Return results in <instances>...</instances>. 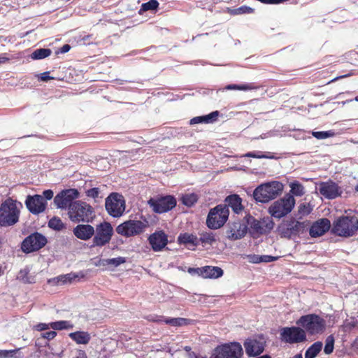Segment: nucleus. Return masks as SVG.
<instances>
[{
    "instance_id": "nucleus-1",
    "label": "nucleus",
    "mask_w": 358,
    "mask_h": 358,
    "mask_svg": "<svg viewBox=\"0 0 358 358\" xmlns=\"http://www.w3.org/2000/svg\"><path fill=\"white\" fill-rule=\"evenodd\" d=\"M310 222H300L294 217L283 220L278 226L277 231L281 238L294 240L306 233Z\"/></svg>"
},
{
    "instance_id": "nucleus-2",
    "label": "nucleus",
    "mask_w": 358,
    "mask_h": 358,
    "mask_svg": "<svg viewBox=\"0 0 358 358\" xmlns=\"http://www.w3.org/2000/svg\"><path fill=\"white\" fill-rule=\"evenodd\" d=\"M22 203L9 197L0 204V227H8L19 222Z\"/></svg>"
},
{
    "instance_id": "nucleus-3",
    "label": "nucleus",
    "mask_w": 358,
    "mask_h": 358,
    "mask_svg": "<svg viewBox=\"0 0 358 358\" xmlns=\"http://www.w3.org/2000/svg\"><path fill=\"white\" fill-rule=\"evenodd\" d=\"M68 215L70 220L74 223H92L95 218L92 206L80 200L75 201L69 206Z\"/></svg>"
},
{
    "instance_id": "nucleus-4",
    "label": "nucleus",
    "mask_w": 358,
    "mask_h": 358,
    "mask_svg": "<svg viewBox=\"0 0 358 358\" xmlns=\"http://www.w3.org/2000/svg\"><path fill=\"white\" fill-rule=\"evenodd\" d=\"M358 230V219L352 215H342L333 222L331 234L338 236L349 238Z\"/></svg>"
},
{
    "instance_id": "nucleus-5",
    "label": "nucleus",
    "mask_w": 358,
    "mask_h": 358,
    "mask_svg": "<svg viewBox=\"0 0 358 358\" xmlns=\"http://www.w3.org/2000/svg\"><path fill=\"white\" fill-rule=\"evenodd\" d=\"M283 190V185L279 181H272L262 184L253 192V197L257 202L267 203L275 199Z\"/></svg>"
},
{
    "instance_id": "nucleus-6",
    "label": "nucleus",
    "mask_w": 358,
    "mask_h": 358,
    "mask_svg": "<svg viewBox=\"0 0 358 358\" xmlns=\"http://www.w3.org/2000/svg\"><path fill=\"white\" fill-rule=\"evenodd\" d=\"M244 220L245 224L250 227L248 231L253 238H257L262 235L270 233L274 227L273 220L268 217L258 220L250 214H247Z\"/></svg>"
},
{
    "instance_id": "nucleus-7",
    "label": "nucleus",
    "mask_w": 358,
    "mask_h": 358,
    "mask_svg": "<svg viewBox=\"0 0 358 358\" xmlns=\"http://www.w3.org/2000/svg\"><path fill=\"white\" fill-rule=\"evenodd\" d=\"M229 210L226 206L218 204L210 208L206 217V224L210 229H218L224 225L229 219Z\"/></svg>"
},
{
    "instance_id": "nucleus-8",
    "label": "nucleus",
    "mask_w": 358,
    "mask_h": 358,
    "mask_svg": "<svg viewBox=\"0 0 358 358\" xmlns=\"http://www.w3.org/2000/svg\"><path fill=\"white\" fill-rule=\"evenodd\" d=\"M296 324L302 327L310 335L322 334L326 327L325 320L316 314H308L301 316Z\"/></svg>"
},
{
    "instance_id": "nucleus-9",
    "label": "nucleus",
    "mask_w": 358,
    "mask_h": 358,
    "mask_svg": "<svg viewBox=\"0 0 358 358\" xmlns=\"http://www.w3.org/2000/svg\"><path fill=\"white\" fill-rule=\"evenodd\" d=\"M148 226L146 219L143 220H129L116 227V232L124 237L129 238L141 234Z\"/></svg>"
},
{
    "instance_id": "nucleus-10",
    "label": "nucleus",
    "mask_w": 358,
    "mask_h": 358,
    "mask_svg": "<svg viewBox=\"0 0 358 358\" xmlns=\"http://www.w3.org/2000/svg\"><path fill=\"white\" fill-rule=\"evenodd\" d=\"M148 204L155 213L162 214L174 208L177 205V201L173 195H157L151 197L148 201Z\"/></svg>"
},
{
    "instance_id": "nucleus-11",
    "label": "nucleus",
    "mask_w": 358,
    "mask_h": 358,
    "mask_svg": "<svg viewBox=\"0 0 358 358\" xmlns=\"http://www.w3.org/2000/svg\"><path fill=\"white\" fill-rule=\"evenodd\" d=\"M295 199L292 195H286L275 201L268 208V213L272 217L280 219L289 214L293 209Z\"/></svg>"
},
{
    "instance_id": "nucleus-12",
    "label": "nucleus",
    "mask_w": 358,
    "mask_h": 358,
    "mask_svg": "<svg viewBox=\"0 0 358 358\" xmlns=\"http://www.w3.org/2000/svg\"><path fill=\"white\" fill-rule=\"evenodd\" d=\"M93 236V247H103L109 243L113 235V228L110 222H103L97 224Z\"/></svg>"
},
{
    "instance_id": "nucleus-13",
    "label": "nucleus",
    "mask_w": 358,
    "mask_h": 358,
    "mask_svg": "<svg viewBox=\"0 0 358 358\" xmlns=\"http://www.w3.org/2000/svg\"><path fill=\"white\" fill-rule=\"evenodd\" d=\"M105 207L108 213L113 217H120L125 210V201L122 194L110 193L106 199Z\"/></svg>"
},
{
    "instance_id": "nucleus-14",
    "label": "nucleus",
    "mask_w": 358,
    "mask_h": 358,
    "mask_svg": "<svg viewBox=\"0 0 358 358\" xmlns=\"http://www.w3.org/2000/svg\"><path fill=\"white\" fill-rule=\"evenodd\" d=\"M48 243L47 238L39 232H34L27 236L21 243V250L23 252L29 254L36 252L43 248Z\"/></svg>"
},
{
    "instance_id": "nucleus-15",
    "label": "nucleus",
    "mask_w": 358,
    "mask_h": 358,
    "mask_svg": "<svg viewBox=\"0 0 358 358\" xmlns=\"http://www.w3.org/2000/svg\"><path fill=\"white\" fill-rule=\"evenodd\" d=\"M80 193L77 189L71 188L62 190L54 197V203L57 208L69 210V206L79 197Z\"/></svg>"
},
{
    "instance_id": "nucleus-16",
    "label": "nucleus",
    "mask_w": 358,
    "mask_h": 358,
    "mask_svg": "<svg viewBox=\"0 0 358 358\" xmlns=\"http://www.w3.org/2000/svg\"><path fill=\"white\" fill-rule=\"evenodd\" d=\"M243 348L238 343L217 347L211 358H241Z\"/></svg>"
},
{
    "instance_id": "nucleus-17",
    "label": "nucleus",
    "mask_w": 358,
    "mask_h": 358,
    "mask_svg": "<svg viewBox=\"0 0 358 358\" xmlns=\"http://www.w3.org/2000/svg\"><path fill=\"white\" fill-rule=\"evenodd\" d=\"M280 336L281 339L288 343H299L306 340L305 330L298 327L282 328Z\"/></svg>"
},
{
    "instance_id": "nucleus-18",
    "label": "nucleus",
    "mask_w": 358,
    "mask_h": 358,
    "mask_svg": "<svg viewBox=\"0 0 358 358\" xmlns=\"http://www.w3.org/2000/svg\"><path fill=\"white\" fill-rule=\"evenodd\" d=\"M27 210L33 215H38L44 212L48 203L40 194L28 195L24 201Z\"/></svg>"
},
{
    "instance_id": "nucleus-19",
    "label": "nucleus",
    "mask_w": 358,
    "mask_h": 358,
    "mask_svg": "<svg viewBox=\"0 0 358 358\" xmlns=\"http://www.w3.org/2000/svg\"><path fill=\"white\" fill-rule=\"evenodd\" d=\"M248 227L240 221L229 222L225 230V235L230 241H236L243 238L248 233Z\"/></svg>"
},
{
    "instance_id": "nucleus-20",
    "label": "nucleus",
    "mask_w": 358,
    "mask_h": 358,
    "mask_svg": "<svg viewBox=\"0 0 358 358\" xmlns=\"http://www.w3.org/2000/svg\"><path fill=\"white\" fill-rule=\"evenodd\" d=\"M331 229L330 220L328 218H321L309 225L308 230L311 238H317L331 231Z\"/></svg>"
},
{
    "instance_id": "nucleus-21",
    "label": "nucleus",
    "mask_w": 358,
    "mask_h": 358,
    "mask_svg": "<svg viewBox=\"0 0 358 358\" xmlns=\"http://www.w3.org/2000/svg\"><path fill=\"white\" fill-rule=\"evenodd\" d=\"M320 193L327 199H334L342 194L341 187L335 182L329 180L320 184Z\"/></svg>"
},
{
    "instance_id": "nucleus-22",
    "label": "nucleus",
    "mask_w": 358,
    "mask_h": 358,
    "mask_svg": "<svg viewBox=\"0 0 358 358\" xmlns=\"http://www.w3.org/2000/svg\"><path fill=\"white\" fill-rule=\"evenodd\" d=\"M148 241L153 251L159 252L168 244V236L163 230L157 231L150 235Z\"/></svg>"
},
{
    "instance_id": "nucleus-23",
    "label": "nucleus",
    "mask_w": 358,
    "mask_h": 358,
    "mask_svg": "<svg viewBox=\"0 0 358 358\" xmlns=\"http://www.w3.org/2000/svg\"><path fill=\"white\" fill-rule=\"evenodd\" d=\"M84 277L85 275L82 273H69L50 279L48 280V283L55 285L72 284L73 282H78L80 278H83Z\"/></svg>"
},
{
    "instance_id": "nucleus-24",
    "label": "nucleus",
    "mask_w": 358,
    "mask_h": 358,
    "mask_svg": "<svg viewBox=\"0 0 358 358\" xmlns=\"http://www.w3.org/2000/svg\"><path fill=\"white\" fill-rule=\"evenodd\" d=\"M126 262V258L118 257L111 259H99L94 262V265L103 271H113L115 268Z\"/></svg>"
},
{
    "instance_id": "nucleus-25",
    "label": "nucleus",
    "mask_w": 358,
    "mask_h": 358,
    "mask_svg": "<svg viewBox=\"0 0 358 358\" xmlns=\"http://www.w3.org/2000/svg\"><path fill=\"white\" fill-rule=\"evenodd\" d=\"M94 227L87 224H78L73 229V235L82 241H88L94 235Z\"/></svg>"
},
{
    "instance_id": "nucleus-26",
    "label": "nucleus",
    "mask_w": 358,
    "mask_h": 358,
    "mask_svg": "<svg viewBox=\"0 0 358 358\" xmlns=\"http://www.w3.org/2000/svg\"><path fill=\"white\" fill-rule=\"evenodd\" d=\"M244 347L248 357H256L263 352L264 343L257 339H247L244 343Z\"/></svg>"
},
{
    "instance_id": "nucleus-27",
    "label": "nucleus",
    "mask_w": 358,
    "mask_h": 358,
    "mask_svg": "<svg viewBox=\"0 0 358 358\" xmlns=\"http://www.w3.org/2000/svg\"><path fill=\"white\" fill-rule=\"evenodd\" d=\"M229 209L230 207L234 213L239 214L243 210L242 199L238 194H233L227 196L224 199V203H222Z\"/></svg>"
},
{
    "instance_id": "nucleus-28",
    "label": "nucleus",
    "mask_w": 358,
    "mask_h": 358,
    "mask_svg": "<svg viewBox=\"0 0 358 358\" xmlns=\"http://www.w3.org/2000/svg\"><path fill=\"white\" fill-rule=\"evenodd\" d=\"M223 270L218 266H202L201 277L203 278H218L223 275Z\"/></svg>"
},
{
    "instance_id": "nucleus-29",
    "label": "nucleus",
    "mask_w": 358,
    "mask_h": 358,
    "mask_svg": "<svg viewBox=\"0 0 358 358\" xmlns=\"http://www.w3.org/2000/svg\"><path fill=\"white\" fill-rule=\"evenodd\" d=\"M178 243L180 245H185L186 246L190 244L193 246L192 250H194L199 245V238L193 234L182 233L180 234L178 236Z\"/></svg>"
},
{
    "instance_id": "nucleus-30",
    "label": "nucleus",
    "mask_w": 358,
    "mask_h": 358,
    "mask_svg": "<svg viewBox=\"0 0 358 358\" xmlns=\"http://www.w3.org/2000/svg\"><path fill=\"white\" fill-rule=\"evenodd\" d=\"M220 115V112L218 110L213 111L210 113L208 115H201V116H197L194 117L192 119L190 120V124H201V123H213L216 121L217 117Z\"/></svg>"
},
{
    "instance_id": "nucleus-31",
    "label": "nucleus",
    "mask_w": 358,
    "mask_h": 358,
    "mask_svg": "<svg viewBox=\"0 0 358 358\" xmlns=\"http://www.w3.org/2000/svg\"><path fill=\"white\" fill-rule=\"evenodd\" d=\"M69 337L78 344H87L90 339V334L86 331H76L69 334Z\"/></svg>"
},
{
    "instance_id": "nucleus-32",
    "label": "nucleus",
    "mask_w": 358,
    "mask_h": 358,
    "mask_svg": "<svg viewBox=\"0 0 358 358\" xmlns=\"http://www.w3.org/2000/svg\"><path fill=\"white\" fill-rule=\"evenodd\" d=\"M322 343L317 341L311 345L305 352V358H315L317 356L322 348Z\"/></svg>"
},
{
    "instance_id": "nucleus-33",
    "label": "nucleus",
    "mask_w": 358,
    "mask_h": 358,
    "mask_svg": "<svg viewBox=\"0 0 358 358\" xmlns=\"http://www.w3.org/2000/svg\"><path fill=\"white\" fill-rule=\"evenodd\" d=\"M50 327L54 330L71 329L73 328V324L69 321L60 320L50 322Z\"/></svg>"
},
{
    "instance_id": "nucleus-34",
    "label": "nucleus",
    "mask_w": 358,
    "mask_h": 358,
    "mask_svg": "<svg viewBox=\"0 0 358 358\" xmlns=\"http://www.w3.org/2000/svg\"><path fill=\"white\" fill-rule=\"evenodd\" d=\"M48 227L55 231H59L66 228V224L59 217L54 216L48 222Z\"/></svg>"
},
{
    "instance_id": "nucleus-35",
    "label": "nucleus",
    "mask_w": 358,
    "mask_h": 358,
    "mask_svg": "<svg viewBox=\"0 0 358 358\" xmlns=\"http://www.w3.org/2000/svg\"><path fill=\"white\" fill-rule=\"evenodd\" d=\"M163 321L166 324H170L173 327H181L190 324L189 320L182 317L166 318Z\"/></svg>"
},
{
    "instance_id": "nucleus-36",
    "label": "nucleus",
    "mask_w": 358,
    "mask_h": 358,
    "mask_svg": "<svg viewBox=\"0 0 358 358\" xmlns=\"http://www.w3.org/2000/svg\"><path fill=\"white\" fill-rule=\"evenodd\" d=\"M198 201V196L194 193L186 194L182 196L181 202L187 207L193 206Z\"/></svg>"
},
{
    "instance_id": "nucleus-37",
    "label": "nucleus",
    "mask_w": 358,
    "mask_h": 358,
    "mask_svg": "<svg viewBox=\"0 0 358 358\" xmlns=\"http://www.w3.org/2000/svg\"><path fill=\"white\" fill-rule=\"evenodd\" d=\"M200 238H199V243L201 242L202 244L213 245L216 241L215 234L213 232H201L199 234Z\"/></svg>"
},
{
    "instance_id": "nucleus-38",
    "label": "nucleus",
    "mask_w": 358,
    "mask_h": 358,
    "mask_svg": "<svg viewBox=\"0 0 358 358\" xmlns=\"http://www.w3.org/2000/svg\"><path fill=\"white\" fill-rule=\"evenodd\" d=\"M52 51L49 48H39L34 50L31 57L33 59H42L49 57Z\"/></svg>"
},
{
    "instance_id": "nucleus-39",
    "label": "nucleus",
    "mask_w": 358,
    "mask_h": 358,
    "mask_svg": "<svg viewBox=\"0 0 358 358\" xmlns=\"http://www.w3.org/2000/svg\"><path fill=\"white\" fill-rule=\"evenodd\" d=\"M45 346L48 347L49 348L50 351H48V350L43 351V350H39V352L43 353V356L45 358H53L54 357H57L58 358H62L63 357L64 350H62L60 352H53V348H52V345L48 342L45 343Z\"/></svg>"
},
{
    "instance_id": "nucleus-40",
    "label": "nucleus",
    "mask_w": 358,
    "mask_h": 358,
    "mask_svg": "<svg viewBox=\"0 0 358 358\" xmlns=\"http://www.w3.org/2000/svg\"><path fill=\"white\" fill-rule=\"evenodd\" d=\"M291 192L296 196H301L305 194L304 187L299 182L295 180L290 183Z\"/></svg>"
},
{
    "instance_id": "nucleus-41",
    "label": "nucleus",
    "mask_w": 358,
    "mask_h": 358,
    "mask_svg": "<svg viewBox=\"0 0 358 358\" xmlns=\"http://www.w3.org/2000/svg\"><path fill=\"white\" fill-rule=\"evenodd\" d=\"M334 337L333 335H329L325 340V345L324 348V352L326 355H330L332 353L334 349Z\"/></svg>"
},
{
    "instance_id": "nucleus-42",
    "label": "nucleus",
    "mask_w": 358,
    "mask_h": 358,
    "mask_svg": "<svg viewBox=\"0 0 358 358\" xmlns=\"http://www.w3.org/2000/svg\"><path fill=\"white\" fill-rule=\"evenodd\" d=\"M159 2L157 0H150L145 3H142L141 10H155L159 7Z\"/></svg>"
},
{
    "instance_id": "nucleus-43",
    "label": "nucleus",
    "mask_w": 358,
    "mask_h": 358,
    "mask_svg": "<svg viewBox=\"0 0 358 358\" xmlns=\"http://www.w3.org/2000/svg\"><path fill=\"white\" fill-rule=\"evenodd\" d=\"M245 157H252L256 159H273L274 156L267 155L262 151L248 152L243 155Z\"/></svg>"
},
{
    "instance_id": "nucleus-44",
    "label": "nucleus",
    "mask_w": 358,
    "mask_h": 358,
    "mask_svg": "<svg viewBox=\"0 0 358 358\" xmlns=\"http://www.w3.org/2000/svg\"><path fill=\"white\" fill-rule=\"evenodd\" d=\"M56 336H57V332L55 331H50L42 333V334H41V337L36 338L35 345H36V346L39 347L42 345V343H41V338L47 339L48 341H51L53 338H55Z\"/></svg>"
},
{
    "instance_id": "nucleus-45",
    "label": "nucleus",
    "mask_w": 358,
    "mask_h": 358,
    "mask_svg": "<svg viewBox=\"0 0 358 358\" xmlns=\"http://www.w3.org/2000/svg\"><path fill=\"white\" fill-rule=\"evenodd\" d=\"M29 271H30L28 267L21 269L17 275V279L24 283H30L31 281L29 277Z\"/></svg>"
},
{
    "instance_id": "nucleus-46",
    "label": "nucleus",
    "mask_w": 358,
    "mask_h": 358,
    "mask_svg": "<svg viewBox=\"0 0 358 358\" xmlns=\"http://www.w3.org/2000/svg\"><path fill=\"white\" fill-rule=\"evenodd\" d=\"M255 10L254 8L248 6H241L237 8L232 9L231 10V14L232 15H241V14H246V13H252Z\"/></svg>"
},
{
    "instance_id": "nucleus-47",
    "label": "nucleus",
    "mask_w": 358,
    "mask_h": 358,
    "mask_svg": "<svg viewBox=\"0 0 358 358\" xmlns=\"http://www.w3.org/2000/svg\"><path fill=\"white\" fill-rule=\"evenodd\" d=\"M312 135L317 139H326L334 135V132L331 130L325 131H313Z\"/></svg>"
},
{
    "instance_id": "nucleus-48",
    "label": "nucleus",
    "mask_w": 358,
    "mask_h": 358,
    "mask_svg": "<svg viewBox=\"0 0 358 358\" xmlns=\"http://www.w3.org/2000/svg\"><path fill=\"white\" fill-rule=\"evenodd\" d=\"M311 210L310 205L305 203H301L298 207V213L302 215H308Z\"/></svg>"
},
{
    "instance_id": "nucleus-49",
    "label": "nucleus",
    "mask_w": 358,
    "mask_h": 358,
    "mask_svg": "<svg viewBox=\"0 0 358 358\" xmlns=\"http://www.w3.org/2000/svg\"><path fill=\"white\" fill-rule=\"evenodd\" d=\"M259 257L260 255H259L250 254L244 255L243 258H246L251 264H259Z\"/></svg>"
},
{
    "instance_id": "nucleus-50",
    "label": "nucleus",
    "mask_w": 358,
    "mask_h": 358,
    "mask_svg": "<svg viewBox=\"0 0 358 358\" xmlns=\"http://www.w3.org/2000/svg\"><path fill=\"white\" fill-rule=\"evenodd\" d=\"M100 193L99 188L98 187H93L86 191V195L88 197L96 199L99 196V194Z\"/></svg>"
},
{
    "instance_id": "nucleus-51",
    "label": "nucleus",
    "mask_w": 358,
    "mask_h": 358,
    "mask_svg": "<svg viewBox=\"0 0 358 358\" xmlns=\"http://www.w3.org/2000/svg\"><path fill=\"white\" fill-rule=\"evenodd\" d=\"M278 259V257H274L271 255H260L259 257V263L264 262V263H268L275 262Z\"/></svg>"
},
{
    "instance_id": "nucleus-52",
    "label": "nucleus",
    "mask_w": 358,
    "mask_h": 358,
    "mask_svg": "<svg viewBox=\"0 0 358 358\" xmlns=\"http://www.w3.org/2000/svg\"><path fill=\"white\" fill-rule=\"evenodd\" d=\"M188 273L191 274L192 275H198L201 276L202 273V267H198V268H189L187 270Z\"/></svg>"
},
{
    "instance_id": "nucleus-53",
    "label": "nucleus",
    "mask_w": 358,
    "mask_h": 358,
    "mask_svg": "<svg viewBox=\"0 0 358 358\" xmlns=\"http://www.w3.org/2000/svg\"><path fill=\"white\" fill-rule=\"evenodd\" d=\"M49 74H50L49 71H45V72L41 73L38 75V79L40 80L44 81V82H47L49 80L54 79V78L50 76Z\"/></svg>"
},
{
    "instance_id": "nucleus-54",
    "label": "nucleus",
    "mask_w": 358,
    "mask_h": 358,
    "mask_svg": "<svg viewBox=\"0 0 358 358\" xmlns=\"http://www.w3.org/2000/svg\"><path fill=\"white\" fill-rule=\"evenodd\" d=\"M49 328H50V323L49 324L39 323L34 327V329L38 331L46 330V329H48Z\"/></svg>"
},
{
    "instance_id": "nucleus-55",
    "label": "nucleus",
    "mask_w": 358,
    "mask_h": 358,
    "mask_svg": "<svg viewBox=\"0 0 358 358\" xmlns=\"http://www.w3.org/2000/svg\"><path fill=\"white\" fill-rule=\"evenodd\" d=\"M53 195H54V193L52 189H46L43 192V195H41V196H43L45 200L47 201V200L52 199L53 197Z\"/></svg>"
},
{
    "instance_id": "nucleus-56",
    "label": "nucleus",
    "mask_w": 358,
    "mask_h": 358,
    "mask_svg": "<svg viewBox=\"0 0 358 358\" xmlns=\"http://www.w3.org/2000/svg\"><path fill=\"white\" fill-rule=\"evenodd\" d=\"M20 348L10 350V351H14L10 354V358H22L23 355L20 352Z\"/></svg>"
},
{
    "instance_id": "nucleus-57",
    "label": "nucleus",
    "mask_w": 358,
    "mask_h": 358,
    "mask_svg": "<svg viewBox=\"0 0 358 358\" xmlns=\"http://www.w3.org/2000/svg\"><path fill=\"white\" fill-rule=\"evenodd\" d=\"M71 47L69 44H65L61 47L58 50L56 51V54H64L68 52L71 50Z\"/></svg>"
},
{
    "instance_id": "nucleus-58",
    "label": "nucleus",
    "mask_w": 358,
    "mask_h": 358,
    "mask_svg": "<svg viewBox=\"0 0 358 358\" xmlns=\"http://www.w3.org/2000/svg\"><path fill=\"white\" fill-rule=\"evenodd\" d=\"M14 351L0 350V358H10V354Z\"/></svg>"
},
{
    "instance_id": "nucleus-59",
    "label": "nucleus",
    "mask_w": 358,
    "mask_h": 358,
    "mask_svg": "<svg viewBox=\"0 0 358 358\" xmlns=\"http://www.w3.org/2000/svg\"><path fill=\"white\" fill-rule=\"evenodd\" d=\"M74 358H87V356L84 350H78Z\"/></svg>"
},
{
    "instance_id": "nucleus-60",
    "label": "nucleus",
    "mask_w": 358,
    "mask_h": 358,
    "mask_svg": "<svg viewBox=\"0 0 358 358\" xmlns=\"http://www.w3.org/2000/svg\"><path fill=\"white\" fill-rule=\"evenodd\" d=\"M254 89L251 84L238 85V90H248Z\"/></svg>"
},
{
    "instance_id": "nucleus-61",
    "label": "nucleus",
    "mask_w": 358,
    "mask_h": 358,
    "mask_svg": "<svg viewBox=\"0 0 358 358\" xmlns=\"http://www.w3.org/2000/svg\"><path fill=\"white\" fill-rule=\"evenodd\" d=\"M10 60V58L7 57V53H3L0 55V64H4Z\"/></svg>"
},
{
    "instance_id": "nucleus-62",
    "label": "nucleus",
    "mask_w": 358,
    "mask_h": 358,
    "mask_svg": "<svg viewBox=\"0 0 358 358\" xmlns=\"http://www.w3.org/2000/svg\"><path fill=\"white\" fill-rule=\"evenodd\" d=\"M147 320H149V321H152V322H161V321H163L162 320L159 319V317L157 316V315H148L147 317Z\"/></svg>"
},
{
    "instance_id": "nucleus-63",
    "label": "nucleus",
    "mask_w": 358,
    "mask_h": 358,
    "mask_svg": "<svg viewBox=\"0 0 358 358\" xmlns=\"http://www.w3.org/2000/svg\"><path fill=\"white\" fill-rule=\"evenodd\" d=\"M227 90H238V85L232 84V85H228L226 87Z\"/></svg>"
},
{
    "instance_id": "nucleus-64",
    "label": "nucleus",
    "mask_w": 358,
    "mask_h": 358,
    "mask_svg": "<svg viewBox=\"0 0 358 358\" xmlns=\"http://www.w3.org/2000/svg\"><path fill=\"white\" fill-rule=\"evenodd\" d=\"M91 36H92L91 35H87V36H85L83 39L84 41H87L90 39V38H91Z\"/></svg>"
}]
</instances>
